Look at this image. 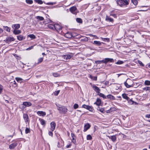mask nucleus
Returning a JSON list of instances; mask_svg holds the SVG:
<instances>
[{"label": "nucleus", "mask_w": 150, "mask_h": 150, "mask_svg": "<svg viewBox=\"0 0 150 150\" xmlns=\"http://www.w3.org/2000/svg\"><path fill=\"white\" fill-rule=\"evenodd\" d=\"M81 40L82 41H86L88 40V38L85 37L83 38Z\"/></svg>", "instance_id": "nucleus-52"}, {"label": "nucleus", "mask_w": 150, "mask_h": 150, "mask_svg": "<svg viewBox=\"0 0 150 150\" xmlns=\"http://www.w3.org/2000/svg\"><path fill=\"white\" fill-rule=\"evenodd\" d=\"M28 36L32 39H35L36 38L35 36L33 34H29L28 35Z\"/></svg>", "instance_id": "nucleus-36"}, {"label": "nucleus", "mask_w": 150, "mask_h": 150, "mask_svg": "<svg viewBox=\"0 0 150 150\" xmlns=\"http://www.w3.org/2000/svg\"><path fill=\"white\" fill-rule=\"evenodd\" d=\"M101 103V101L100 99V98H98L97 99L96 102H95L94 104H96L98 106H99L100 105Z\"/></svg>", "instance_id": "nucleus-24"}, {"label": "nucleus", "mask_w": 150, "mask_h": 150, "mask_svg": "<svg viewBox=\"0 0 150 150\" xmlns=\"http://www.w3.org/2000/svg\"><path fill=\"white\" fill-rule=\"evenodd\" d=\"M56 105L57 107V109L59 111V113L65 114L67 112V109L65 106L56 104Z\"/></svg>", "instance_id": "nucleus-2"}, {"label": "nucleus", "mask_w": 150, "mask_h": 150, "mask_svg": "<svg viewBox=\"0 0 150 150\" xmlns=\"http://www.w3.org/2000/svg\"><path fill=\"white\" fill-rule=\"evenodd\" d=\"M39 120L40 122V123L43 126H45L46 124L45 121L44 120L42 119H39Z\"/></svg>", "instance_id": "nucleus-26"}, {"label": "nucleus", "mask_w": 150, "mask_h": 150, "mask_svg": "<svg viewBox=\"0 0 150 150\" xmlns=\"http://www.w3.org/2000/svg\"><path fill=\"white\" fill-rule=\"evenodd\" d=\"M102 42L99 41H94L93 42V44L97 45H100L101 44Z\"/></svg>", "instance_id": "nucleus-30"}, {"label": "nucleus", "mask_w": 150, "mask_h": 150, "mask_svg": "<svg viewBox=\"0 0 150 150\" xmlns=\"http://www.w3.org/2000/svg\"><path fill=\"white\" fill-rule=\"evenodd\" d=\"M143 89L144 90H145L146 91H150V87H146L143 88Z\"/></svg>", "instance_id": "nucleus-47"}, {"label": "nucleus", "mask_w": 150, "mask_h": 150, "mask_svg": "<svg viewBox=\"0 0 150 150\" xmlns=\"http://www.w3.org/2000/svg\"><path fill=\"white\" fill-rule=\"evenodd\" d=\"M17 146V143H14L12 144L9 146V148L11 149H13Z\"/></svg>", "instance_id": "nucleus-18"}, {"label": "nucleus", "mask_w": 150, "mask_h": 150, "mask_svg": "<svg viewBox=\"0 0 150 150\" xmlns=\"http://www.w3.org/2000/svg\"><path fill=\"white\" fill-rule=\"evenodd\" d=\"M72 56L73 55L71 54H69L64 55L62 57L64 59L67 60L70 59Z\"/></svg>", "instance_id": "nucleus-7"}, {"label": "nucleus", "mask_w": 150, "mask_h": 150, "mask_svg": "<svg viewBox=\"0 0 150 150\" xmlns=\"http://www.w3.org/2000/svg\"><path fill=\"white\" fill-rule=\"evenodd\" d=\"M59 92H60V91H59V90L57 91L56 92V93H55V95L56 96H57L59 94Z\"/></svg>", "instance_id": "nucleus-59"}, {"label": "nucleus", "mask_w": 150, "mask_h": 150, "mask_svg": "<svg viewBox=\"0 0 150 150\" xmlns=\"http://www.w3.org/2000/svg\"><path fill=\"white\" fill-rule=\"evenodd\" d=\"M48 134L50 136H53V133L52 132H49Z\"/></svg>", "instance_id": "nucleus-57"}, {"label": "nucleus", "mask_w": 150, "mask_h": 150, "mask_svg": "<svg viewBox=\"0 0 150 150\" xmlns=\"http://www.w3.org/2000/svg\"><path fill=\"white\" fill-rule=\"evenodd\" d=\"M145 117L147 118H150V114H147L146 115Z\"/></svg>", "instance_id": "nucleus-58"}, {"label": "nucleus", "mask_w": 150, "mask_h": 150, "mask_svg": "<svg viewBox=\"0 0 150 150\" xmlns=\"http://www.w3.org/2000/svg\"><path fill=\"white\" fill-rule=\"evenodd\" d=\"M98 95L106 99V96H105L103 94L100 93V92L98 93Z\"/></svg>", "instance_id": "nucleus-32"}, {"label": "nucleus", "mask_w": 150, "mask_h": 150, "mask_svg": "<svg viewBox=\"0 0 150 150\" xmlns=\"http://www.w3.org/2000/svg\"><path fill=\"white\" fill-rule=\"evenodd\" d=\"M64 36L67 38H70L73 37V35L71 32H68L65 34Z\"/></svg>", "instance_id": "nucleus-12"}, {"label": "nucleus", "mask_w": 150, "mask_h": 150, "mask_svg": "<svg viewBox=\"0 0 150 150\" xmlns=\"http://www.w3.org/2000/svg\"><path fill=\"white\" fill-rule=\"evenodd\" d=\"M36 18L38 21H42L44 20V18L42 16H36Z\"/></svg>", "instance_id": "nucleus-25"}, {"label": "nucleus", "mask_w": 150, "mask_h": 150, "mask_svg": "<svg viewBox=\"0 0 150 150\" xmlns=\"http://www.w3.org/2000/svg\"><path fill=\"white\" fill-rule=\"evenodd\" d=\"M37 113L39 116H44L46 115V112L42 111H38Z\"/></svg>", "instance_id": "nucleus-15"}, {"label": "nucleus", "mask_w": 150, "mask_h": 150, "mask_svg": "<svg viewBox=\"0 0 150 150\" xmlns=\"http://www.w3.org/2000/svg\"><path fill=\"white\" fill-rule=\"evenodd\" d=\"M30 132V129L28 128H26L25 129V133L26 134H27Z\"/></svg>", "instance_id": "nucleus-44"}, {"label": "nucleus", "mask_w": 150, "mask_h": 150, "mask_svg": "<svg viewBox=\"0 0 150 150\" xmlns=\"http://www.w3.org/2000/svg\"><path fill=\"white\" fill-rule=\"evenodd\" d=\"M114 62L113 59L110 58H105L102 60H97L95 62L96 64H100L102 63H104L106 64L108 62Z\"/></svg>", "instance_id": "nucleus-3"}, {"label": "nucleus", "mask_w": 150, "mask_h": 150, "mask_svg": "<svg viewBox=\"0 0 150 150\" xmlns=\"http://www.w3.org/2000/svg\"><path fill=\"white\" fill-rule=\"evenodd\" d=\"M102 40L104 41L109 42L110 41V39L108 38H101Z\"/></svg>", "instance_id": "nucleus-38"}, {"label": "nucleus", "mask_w": 150, "mask_h": 150, "mask_svg": "<svg viewBox=\"0 0 150 150\" xmlns=\"http://www.w3.org/2000/svg\"><path fill=\"white\" fill-rule=\"evenodd\" d=\"M105 21L108 22L112 23L113 22L114 20L113 18H110L109 16H106L105 18Z\"/></svg>", "instance_id": "nucleus-16"}, {"label": "nucleus", "mask_w": 150, "mask_h": 150, "mask_svg": "<svg viewBox=\"0 0 150 150\" xmlns=\"http://www.w3.org/2000/svg\"><path fill=\"white\" fill-rule=\"evenodd\" d=\"M110 16H111L115 18H116V15L115 14H111Z\"/></svg>", "instance_id": "nucleus-60"}, {"label": "nucleus", "mask_w": 150, "mask_h": 150, "mask_svg": "<svg viewBox=\"0 0 150 150\" xmlns=\"http://www.w3.org/2000/svg\"><path fill=\"white\" fill-rule=\"evenodd\" d=\"M70 11L73 14H76L77 10L76 7L75 6H72L70 8Z\"/></svg>", "instance_id": "nucleus-6"}, {"label": "nucleus", "mask_w": 150, "mask_h": 150, "mask_svg": "<svg viewBox=\"0 0 150 150\" xmlns=\"http://www.w3.org/2000/svg\"><path fill=\"white\" fill-rule=\"evenodd\" d=\"M14 40V38L13 37H7L6 40L4 41L7 43H9L11 41H13Z\"/></svg>", "instance_id": "nucleus-8"}, {"label": "nucleus", "mask_w": 150, "mask_h": 150, "mask_svg": "<svg viewBox=\"0 0 150 150\" xmlns=\"http://www.w3.org/2000/svg\"><path fill=\"white\" fill-rule=\"evenodd\" d=\"M100 18L99 17H98V18H95L94 19V21H96V20H98V21H100Z\"/></svg>", "instance_id": "nucleus-56"}, {"label": "nucleus", "mask_w": 150, "mask_h": 150, "mask_svg": "<svg viewBox=\"0 0 150 150\" xmlns=\"http://www.w3.org/2000/svg\"><path fill=\"white\" fill-rule=\"evenodd\" d=\"M23 105L25 107H29L31 105V103L30 102H25L23 103Z\"/></svg>", "instance_id": "nucleus-23"}, {"label": "nucleus", "mask_w": 150, "mask_h": 150, "mask_svg": "<svg viewBox=\"0 0 150 150\" xmlns=\"http://www.w3.org/2000/svg\"><path fill=\"white\" fill-rule=\"evenodd\" d=\"M122 96L123 98L127 100H128L129 98L127 96V94L125 93H123L122 94Z\"/></svg>", "instance_id": "nucleus-29"}, {"label": "nucleus", "mask_w": 150, "mask_h": 150, "mask_svg": "<svg viewBox=\"0 0 150 150\" xmlns=\"http://www.w3.org/2000/svg\"><path fill=\"white\" fill-rule=\"evenodd\" d=\"M82 108L86 109L90 111H93V108L91 106L88 105H87L85 104H84L82 105Z\"/></svg>", "instance_id": "nucleus-9"}, {"label": "nucleus", "mask_w": 150, "mask_h": 150, "mask_svg": "<svg viewBox=\"0 0 150 150\" xmlns=\"http://www.w3.org/2000/svg\"><path fill=\"white\" fill-rule=\"evenodd\" d=\"M79 107V105L76 103L74 105V109H76Z\"/></svg>", "instance_id": "nucleus-51"}, {"label": "nucleus", "mask_w": 150, "mask_h": 150, "mask_svg": "<svg viewBox=\"0 0 150 150\" xmlns=\"http://www.w3.org/2000/svg\"><path fill=\"white\" fill-rule=\"evenodd\" d=\"M97 110L98 111H100L101 112L104 113V109L103 108H100L99 107H98V108H97Z\"/></svg>", "instance_id": "nucleus-33"}, {"label": "nucleus", "mask_w": 150, "mask_h": 150, "mask_svg": "<svg viewBox=\"0 0 150 150\" xmlns=\"http://www.w3.org/2000/svg\"><path fill=\"white\" fill-rule=\"evenodd\" d=\"M50 126L52 131H54L55 128L56 123L54 122H52L50 123Z\"/></svg>", "instance_id": "nucleus-11"}, {"label": "nucleus", "mask_w": 150, "mask_h": 150, "mask_svg": "<svg viewBox=\"0 0 150 150\" xmlns=\"http://www.w3.org/2000/svg\"><path fill=\"white\" fill-rule=\"evenodd\" d=\"M129 0H117V3L118 5L121 7H124L128 5L129 4Z\"/></svg>", "instance_id": "nucleus-4"}, {"label": "nucleus", "mask_w": 150, "mask_h": 150, "mask_svg": "<svg viewBox=\"0 0 150 150\" xmlns=\"http://www.w3.org/2000/svg\"><path fill=\"white\" fill-rule=\"evenodd\" d=\"M139 63L140 65H142V66H143V64L141 62V61H139Z\"/></svg>", "instance_id": "nucleus-61"}, {"label": "nucleus", "mask_w": 150, "mask_h": 150, "mask_svg": "<svg viewBox=\"0 0 150 150\" xmlns=\"http://www.w3.org/2000/svg\"><path fill=\"white\" fill-rule=\"evenodd\" d=\"M43 59L42 57L40 58H39L38 60V63L39 64V63H40L43 60Z\"/></svg>", "instance_id": "nucleus-45"}, {"label": "nucleus", "mask_w": 150, "mask_h": 150, "mask_svg": "<svg viewBox=\"0 0 150 150\" xmlns=\"http://www.w3.org/2000/svg\"><path fill=\"white\" fill-rule=\"evenodd\" d=\"M47 4L49 5H53V3H49Z\"/></svg>", "instance_id": "nucleus-62"}, {"label": "nucleus", "mask_w": 150, "mask_h": 150, "mask_svg": "<svg viewBox=\"0 0 150 150\" xmlns=\"http://www.w3.org/2000/svg\"><path fill=\"white\" fill-rule=\"evenodd\" d=\"M25 2L29 4H32L33 2L32 0H26Z\"/></svg>", "instance_id": "nucleus-37"}, {"label": "nucleus", "mask_w": 150, "mask_h": 150, "mask_svg": "<svg viewBox=\"0 0 150 150\" xmlns=\"http://www.w3.org/2000/svg\"><path fill=\"white\" fill-rule=\"evenodd\" d=\"M20 27V25L19 24H15L13 25L12 27V28L14 29V30L15 29H19Z\"/></svg>", "instance_id": "nucleus-17"}, {"label": "nucleus", "mask_w": 150, "mask_h": 150, "mask_svg": "<svg viewBox=\"0 0 150 150\" xmlns=\"http://www.w3.org/2000/svg\"><path fill=\"white\" fill-rule=\"evenodd\" d=\"M21 33V30H14L13 31V33L15 35H18L20 33Z\"/></svg>", "instance_id": "nucleus-27"}, {"label": "nucleus", "mask_w": 150, "mask_h": 150, "mask_svg": "<svg viewBox=\"0 0 150 150\" xmlns=\"http://www.w3.org/2000/svg\"><path fill=\"white\" fill-rule=\"evenodd\" d=\"M108 137L110 139L114 142H115L117 138L116 137V135H113L110 137L108 136Z\"/></svg>", "instance_id": "nucleus-22"}, {"label": "nucleus", "mask_w": 150, "mask_h": 150, "mask_svg": "<svg viewBox=\"0 0 150 150\" xmlns=\"http://www.w3.org/2000/svg\"><path fill=\"white\" fill-rule=\"evenodd\" d=\"M125 85L127 88L133 87L137 88V86H135V83L133 81L130 79H127L126 82L124 83Z\"/></svg>", "instance_id": "nucleus-1"}, {"label": "nucleus", "mask_w": 150, "mask_h": 150, "mask_svg": "<svg viewBox=\"0 0 150 150\" xmlns=\"http://www.w3.org/2000/svg\"><path fill=\"white\" fill-rule=\"evenodd\" d=\"M132 2L135 6L137 5L138 4V1L137 0H132Z\"/></svg>", "instance_id": "nucleus-40"}, {"label": "nucleus", "mask_w": 150, "mask_h": 150, "mask_svg": "<svg viewBox=\"0 0 150 150\" xmlns=\"http://www.w3.org/2000/svg\"><path fill=\"white\" fill-rule=\"evenodd\" d=\"M123 63V62L122 61L118 60L115 64H121Z\"/></svg>", "instance_id": "nucleus-43"}, {"label": "nucleus", "mask_w": 150, "mask_h": 150, "mask_svg": "<svg viewBox=\"0 0 150 150\" xmlns=\"http://www.w3.org/2000/svg\"><path fill=\"white\" fill-rule=\"evenodd\" d=\"M48 27L51 29L54 30L55 28L54 25H52L51 24H49L48 25Z\"/></svg>", "instance_id": "nucleus-31"}, {"label": "nucleus", "mask_w": 150, "mask_h": 150, "mask_svg": "<svg viewBox=\"0 0 150 150\" xmlns=\"http://www.w3.org/2000/svg\"><path fill=\"white\" fill-rule=\"evenodd\" d=\"M4 29L8 32H9L10 31V29L8 27L6 26H4Z\"/></svg>", "instance_id": "nucleus-48"}, {"label": "nucleus", "mask_w": 150, "mask_h": 150, "mask_svg": "<svg viewBox=\"0 0 150 150\" xmlns=\"http://www.w3.org/2000/svg\"><path fill=\"white\" fill-rule=\"evenodd\" d=\"M127 100L128 101L129 103L131 104H133L134 102V101L129 98L128 100Z\"/></svg>", "instance_id": "nucleus-50"}, {"label": "nucleus", "mask_w": 150, "mask_h": 150, "mask_svg": "<svg viewBox=\"0 0 150 150\" xmlns=\"http://www.w3.org/2000/svg\"><path fill=\"white\" fill-rule=\"evenodd\" d=\"M33 47H34L33 46H31L30 47H29L28 48H27L26 50H31L32 49H33Z\"/></svg>", "instance_id": "nucleus-55"}, {"label": "nucleus", "mask_w": 150, "mask_h": 150, "mask_svg": "<svg viewBox=\"0 0 150 150\" xmlns=\"http://www.w3.org/2000/svg\"><path fill=\"white\" fill-rule=\"evenodd\" d=\"M89 35H90V36L91 37H92L93 38H96V39L98 38L95 35H92L91 34H89Z\"/></svg>", "instance_id": "nucleus-54"}, {"label": "nucleus", "mask_w": 150, "mask_h": 150, "mask_svg": "<svg viewBox=\"0 0 150 150\" xmlns=\"http://www.w3.org/2000/svg\"><path fill=\"white\" fill-rule=\"evenodd\" d=\"M35 1L37 3L40 4H42L43 3L42 1L41 0H35Z\"/></svg>", "instance_id": "nucleus-49"}, {"label": "nucleus", "mask_w": 150, "mask_h": 150, "mask_svg": "<svg viewBox=\"0 0 150 150\" xmlns=\"http://www.w3.org/2000/svg\"><path fill=\"white\" fill-rule=\"evenodd\" d=\"M93 88L94 91L98 93H99L100 91V90L99 88L96 86H93Z\"/></svg>", "instance_id": "nucleus-20"}, {"label": "nucleus", "mask_w": 150, "mask_h": 150, "mask_svg": "<svg viewBox=\"0 0 150 150\" xmlns=\"http://www.w3.org/2000/svg\"><path fill=\"white\" fill-rule=\"evenodd\" d=\"M58 138L59 139V141L58 142L57 146L58 147H61L62 146H64V142L60 137H59Z\"/></svg>", "instance_id": "nucleus-5"}, {"label": "nucleus", "mask_w": 150, "mask_h": 150, "mask_svg": "<svg viewBox=\"0 0 150 150\" xmlns=\"http://www.w3.org/2000/svg\"><path fill=\"white\" fill-rule=\"evenodd\" d=\"M52 75L54 77H59L60 75L57 72L53 73H52Z\"/></svg>", "instance_id": "nucleus-34"}, {"label": "nucleus", "mask_w": 150, "mask_h": 150, "mask_svg": "<svg viewBox=\"0 0 150 150\" xmlns=\"http://www.w3.org/2000/svg\"><path fill=\"white\" fill-rule=\"evenodd\" d=\"M97 77L95 76V77H94L93 80L96 81L97 80Z\"/></svg>", "instance_id": "nucleus-63"}, {"label": "nucleus", "mask_w": 150, "mask_h": 150, "mask_svg": "<svg viewBox=\"0 0 150 150\" xmlns=\"http://www.w3.org/2000/svg\"><path fill=\"white\" fill-rule=\"evenodd\" d=\"M17 39L20 41H21L25 39V38L22 35H20L17 36Z\"/></svg>", "instance_id": "nucleus-28"}, {"label": "nucleus", "mask_w": 150, "mask_h": 150, "mask_svg": "<svg viewBox=\"0 0 150 150\" xmlns=\"http://www.w3.org/2000/svg\"><path fill=\"white\" fill-rule=\"evenodd\" d=\"M144 83L145 85H150V81L149 80H146L145 81Z\"/></svg>", "instance_id": "nucleus-39"}, {"label": "nucleus", "mask_w": 150, "mask_h": 150, "mask_svg": "<svg viewBox=\"0 0 150 150\" xmlns=\"http://www.w3.org/2000/svg\"><path fill=\"white\" fill-rule=\"evenodd\" d=\"M3 32V30L0 28V33H1Z\"/></svg>", "instance_id": "nucleus-64"}, {"label": "nucleus", "mask_w": 150, "mask_h": 150, "mask_svg": "<svg viewBox=\"0 0 150 150\" xmlns=\"http://www.w3.org/2000/svg\"><path fill=\"white\" fill-rule=\"evenodd\" d=\"M15 79L18 82H21V81H22L23 80L21 78L19 77H16Z\"/></svg>", "instance_id": "nucleus-42"}, {"label": "nucleus", "mask_w": 150, "mask_h": 150, "mask_svg": "<svg viewBox=\"0 0 150 150\" xmlns=\"http://www.w3.org/2000/svg\"><path fill=\"white\" fill-rule=\"evenodd\" d=\"M23 118L26 123L29 121V117L27 114L24 113L23 114Z\"/></svg>", "instance_id": "nucleus-10"}, {"label": "nucleus", "mask_w": 150, "mask_h": 150, "mask_svg": "<svg viewBox=\"0 0 150 150\" xmlns=\"http://www.w3.org/2000/svg\"><path fill=\"white\" fill-rule=\"evenodd\" d=\"M106 99H109L110 100H114L115 99V98L113 96L110 94H109L107 95L106 96Z\"/></svg>", "instance_id": "nucleus-21"}, {"label": "nucleus", "mask_w": 150, "mask_h": 150, "mask_svg": "<svg viewBox=\"0 0 150 150\" xmlns=\"http://www.w3.org/2000/svg\"><path fill=\"white\" fill-rule=\"evenodd\" d=\"M71 135L72 138V142L73 143L75 144L76 142V137L74 134L73 133L71 134Z\"/></svg>", "instance_id": "nucleus-13"}, {"label": "nucleus", "mask_w": 150, "mask_h": 150, "mask_svg": "<svg viewBox=\"0 0 150 150\" xmlns=\"http://www.w3.org/2000/svg\"><path fill=\"white\" fill-rule=\"evenodd\" d=\"M90 126H91L89 123L86 124L84 126L83 131L84 132L86 131L90 128Z\"/></svg>", "instance_id": "nucleus-19"}, {"label": "nucleus", "mask_w": 150, "mask_h": 150, "mask_svg": "<svg viewBox=\"0 0 150 150\" xmlns=\"http://www.w3.org/2000/svg\"><path fill=\"white\" fill-rule=\"evenodd\" d=\"M54 29H55L57 31L61 30L62 28V27L59 25L57 24H54Z\"/></svg>", "instance_id": "nucleus-14"}, {"label": "nucleus", "mask_w": 150, "mask_h": 150, "mask_svg": "<svg viewBox=\"0 0 150 150\" xmlns=\"http://www.w3.org/2000/svg\"><path fill=\"white\" fill-rule=\"evenodd\" d=\"M76 21L77 22L80 23H82L83 22L82 20L80 18H77Z\"/></svg>", "instance_id": "nucleus-35"}, {"label": "nucleus", "mask_w": 150, "mask_h": 150, "mask_svg": "<svg viewBox=\"0 0 150 150\" xmlns=\"http://www.w3.org/2000/svg\"><path fill=\"white\" fill-rule=\"evenodd\" d=\"M86 139L87 140H91L92 139V137L90 135L88 134L87 136Z\"/></svg>", "instance_id": "nucleus-41"}, {"label": "nucleus", "mask_w": 150, "mask_h": 150, "mask_svg": "<svg viewBox=\"0 0 150 150\" xmlns=\"http://www.w3.org/2000/svg\"><path fill=\"white\" fill-rule=\"evenodd\" d=\"M20 108L21 109H24L25 108V107L24 105H23V104L21 105H20Z\"/></svg>", "instance_id": "nucleus-53"}, {"label": "nucleus", "mask_w": 150, "mask_h": 150, "mask_svg": "<svg viewBox=\"0 0 150 150\" xmlns=\"http://www.w3.org/2000/svg\"><path fill=\"white\" fill-rule=\"evenodd\" d=\"M3 89V86L1 84H0V94H1L2 92Z\"/></svg>", "instance_id": "nucleus-46"}]
</instances>
